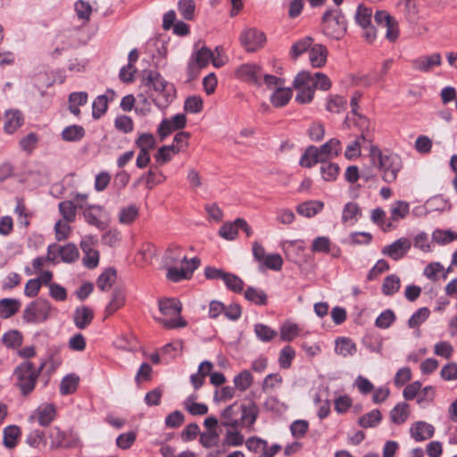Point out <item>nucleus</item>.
<instances>
[{"label":"nucleus","instance_id":"obj_51","mask_svg":"<svg viewBox=\"0 0 457 457\" xmlns=\"http://www.w3.org/2000/svg\"><path fill=\"white\" fill-rule=\"evenodd\" d=\"M345 98L341 96L335 95L329 96L326 104V109L330 112L340 113L345 109Z\"/></svg>","mask_w":457,"mask_h":457},{"label":"nucleus","instance_id":"obj_52","mask_svg":"<svg viewBox=\"0 0 457 457\" xmlns=\"http://www.w3.org/2000/svg\"><path fill=\"white\" fill-rule=\"evenodd\" d=\"M396 320L395 312L386 309L382 312L375 320V326L378 328H388Z\"/></svg>","mask_w":457,"mask_h":457},{"label":"nucleus","instance_id":"obj_3","mask_svg":"<svg viewBox=\"0 0 457 457\" xmlns=\"http://www.w3.org/2000/svg\"><path fill=\"white\" fill-rule=\"evenodd\" d=\"M45 365L46 362L43 361L37 369L31 361H24L14 369L13 376L16 378V386L22 395L26 396L35 389L39 371L44 369Z\"/></svg>","mask_w":457,"mask_h":457},{"label":"nucleus","instance_id":"obj_17","mask_svg":"<svg viewBox=\"0 0 457 457\" xmlns=\"http://www.w3.org/2000/svg\"><path fill=\"white\" fill-rule=\"evenodd\" d=\"M24 123V117L19 110H7L4 112V130L7 134H13Z\"/></svg>","mask_w":457,"mask_h":457},{"label":"nucleus","instance_id":"obj_12","mask_svg":"<svg viewBox=\"0 0 457 457\" xmlns=\"http://www.w3.org/2000/svg\"><path fill=\"white\" fill-rule=\"evenodd\" d=\"M187 125V117L183 113H178L170 119H163L159 124L157 133L162 140L173 131L182 129Z\"/></svg>","mask_w":457,"mask_h":457},{"label":"nucleus","instance_id":"obj_31","mask_svg":"<svg viewBox=\"0 0 457 457\" xmlns=\"http://www.w3.org/2000/svg\"><path fill=\"white\" fill-rule=\"evenodd\" d=\"M324 204L320 201H308L299 204L296 212L304 217L312 218L322 211Z\"/></svg>","mask_w":457,"mask_h":457},{"label":"nucleus","instance_id":"obj_60","mask_svg":"<svg viewBox=\"0 0 457 457\" xmlns=\"http://www.w3.org/2000/svg\"><path fill=\"white\" fill-rule=\"evenodd\" d=\"M365 136L361 134L354 141L349 144L345 149V156L348 160L357 158L361 155V141H365Z\"/></svg>","mask_w":457,"mask_h":457},{"label":"nucleus","instance_id":"obj_62","mask_svg":"<svg viewBox=\"0 0 457 457\" xmlns=\"http://www.w3.org/2000/svg\"><path fill=\"white\" fill-rule=\"evenodd\" d=\"M332 243L328 237H317L313 239L312 251L314 253H329Z\"/></svg>","mask_w":457,"mask_h":457},{"label":"nucleus","instance_id":"obj_15","mask_svg":"<svg viewBox=\"0 0 457 457\" xmlns=\"http://www.w3.org/2000/svg\"><path fill=\"white\" fill-rule=\"evenodd\" d=\"M56 415V409L54 403L41 404L35 411V413L29 418V421L37 419L38 424L43 427H47L54 419Z\"/></svg>","mask_w":457,"mask_h":457},{"label":"nucleus","instance_id":"obj_26","mask_svg":"<svg viewBox=\"0 0 457 457\" xmlns=\"http://www.w3.org/2000/svg\"><path fill=\"white\" fill-rule=\"evenodd\" d=\"M212 57V51L206 46H203L192 55L188 69L192 70L194 68V62H195L199 68H204L209 64Z\"/></svg>","mask_w":457,"mask_h":457},{"label":"nucleus","instance_id":"obj_37","mask_svg":"<svg viewBox=\"0 0 457 457\" xmlns=\"http://www.w3.org/2000/svg\"><path fill=\"white\" fill-rule=\"evenodd\" d=\"M313 38L312 37H305L299 39L293 44L290 49V56L292 59L296 60L301 54L307 52L312 48Z\"/></svg>","mask_w":457,"mask_h":457},{"label":"nucleus","instance_id":"obj_49","mask_svg":"<svg viewBox=\"0 0 457 457\" xmlns=\"http://www.w3.org/2000/svg\"><path fill=\"white\" fill-rule=\"evenodd\" d=\"M46 256H38L33 260L32 266L36 270L41 268L49 261H54L57 257V244H52L48 246Z\"/></svg>","mask_w":457,"mask_h":457},{"label":"nucleus","instance_id":"obj_6","mask_svg":"<svg viewBox=\"0 0 457 457\" xmlns=\"http://www.w3.org/2000/svg\"><path fill=\"white\" fill-rule=\"evenodd\" d=\"M145 75L142 79L144 86L152 88L157 93H161L166 99V102L172 99L175 96V88L172 84L168 83L161 74L156 71H145Z\"/></svg>","mask_w":457,"mask_h":457},{"label":"nucleus","instance_id":"obj_43","mask_svg":"<svg viewBox=\"0 0 457 457\" xmlns=\"http://www.w3.org/2000/svg\"><path fill=\"white\" fill-rule=\"evenodd\" d=\"M253 381V375L247 370H242L240 373L235 376L233 380L236 389L241 392L248 389L252 386Z\"/></svg>","mask_w":457,"mask_h":457},{"label":"nucleus","instance_id":"obj_7","mask_svg":"<svg viewBox=\"0 0 457 457\" xmlns=\"http://www.w3.org/2000/svg\"><path fill=\"white\" fill-rule=\"evenodd\" d=\"M312 77L310 71H303L299 72L293 82L294 87L297 90L295 102L305 104L312 101L315 91L311 86Z\"/></svg>","mask_w":457,"mask_h":457},{"label":"nucleus","instance_id":"obj_5","mask_svg":"<svg viewBox=\"0 0 457 457\" xmlns=\"http://www.w3.org/2000/svg\"><path fill=\"white\" fill-rule=\"evenodd\" d=\"M159 310L165 316L171 319L159 318L158 322L167 329L185 328L187 321L180 316L182 310L181 303L176 298H166L159 301Z\"/></svg>","mask_w":457,"mask_h":457},{"label":"nucleus","instance_id":"obj_16","mask_svg":"<svg viewBox=\"0 0 457 457\" xmlns=\"http://www.w3.org/2000/svg\"><path fill=\"white\" fill-rule=\"evenodd\" d=\"M442 64V57L439 53L430 55H423L411 61V66L414 70L421 72H429L433 67Z\"/></svg>","mask_w":457,"mask_h":457},{"label":"nucleus","instance_id":"obj_1","mask_svg":"<svg viewBox=\"0 0 457 457\" xmlns=\"http://www.w3.org/2000/svg\"><path fill=\"white\" fill-rule=\"evenodd\" d=\"M258 416L259 408L254 402L248 403L235 402L221 411V425L232 429H238L239 427L251 428Z\"/></svg>","mask_w":457,"mask_h":457},{"label":"nucleus","instance_id":"obj_18","mask_svg":"<svg viewBox=\"0 0 457 457\" xmlns=\"http://www.w3.org/2000/svg\"><path fill=\"white\" fill-rule=\"evenodd\" d=\"M94 316V312L90 307L81 305L75 309L73 321L78 328L84 329L92 323Z\"/></svg>","mask_w":457,"mask_h":457},{"label":"nucleus","instance_id":"obj_56","mask_svg":"<svg viewBox=\"0 0 457 457\" xmlns=\"http://www.w3.org/2000/svg\"><path fill=\"white\" fill-rule=\"evenodd\" d=\"M138 217V208L135 204L122 208L119 214V220L123 224H130Z\"/></svg>","mask_w":457,"mask_h":457},{"label":"nucleus","instance_id":"obj_41","mask_svg":"<svg viewBox=\"0 0 457 457\" xmlns=\"http://www.w3.org/2000/svg\"><path fill=\"white\" fill-rule=\"evenodd\" d=\"M311 77H312L311 86L314 91L316 89H320L322 91H328L331 88L332 82H331L330 79L326 74H324L322 72H315L313 74L311 73Z\"/></svg>","mask_w":457,"mask_h":457},{"label":"nucleus","instance_id":"obj_63","mask_svg":"<svg viewBox=\"0 0 457 457\" xmlns=\"http://www.w3.org/2000/svg\"><path fill=\"white\" fill-rule=\"evenodd\" d=\"M299 328L295 323H285L280 328V337L282 341H292L299 335Z\"/></svg>","mask_w":457,"mask_h":457},{"label":"nucleus","instance_id":"obj_35","mask_svg":"<svg viewBox=\"0 0 457 457\" xmlns=\"http://www.w3.org/2000/svg\"><path fill=\"white\" fill-rule=\"evenodd\" d=\"M409 417V404L403 402L397 403L390 411L391 421L395 424H403Z\"/></svg>","mask_w":457,"mask_h":457},{"label":"nucleus","instance_id":"obj_4","mask_svg":"<svg viewBox=\"0 0 457 457\" xmlns=\"http://www.w3.org/2000/svg\"><path fill=\"white\" fill-rule=\"evenodd\" d=\"M322 32L331 38L341 39L347 29V22L341 9H328L321 18Z\"/></svg>","mask_w":457,"mask_h":457},{"label":"nucleus","instance_id":"obj_30","mask_svg":"<svg viewBox=\"0 0 457 457\" xmlns=\"http://www.w3.org/2000/svg\"><path fill=\"white\" fill-rule=\"evenodd\" d=\"M336 352L344 357L353 356L357 352V346L351 338L339 337L336 340Z\"/></svg>","mask_w":457,"mask_h":457},{"label":"nucleus","instance_id":"obj_10","mask_svg":"<svg viewBox=\"0 0 457 457\" xmlns=\"http://www.w3.org/2000/svg\"><path fill=\"white\" fill-rule=\"evenodd\" d=\"M375 22L386 29V38L390 42H395L399 37V28L396 20L386 11H377L374 14Z\"/></svg>","mask_w":457,"mask_h":457},{"label":"nucleus","instance_id":"obj_32","mask_svg":"<svg viewBox=\"0 0 457 457\" xmlns=\"http://www.w3.org/2000/svg\"><path fill=\"white\" fill-rule=\"evenodd\" d=\"M382 420V414L378 409H374L370 412L359 417L357 423L363 428H376Z\"/></svg>","mask_w":457,"mask_h":457},{"label":"nucleus","instance_id":"obj_38","mask_svg":"<svg viewBox=\"0 0 457 457\" xmlns=\"http://www.w3.org/2000/svg\"><path fill=\"white\" fill-rule=\"evenodd\" d=\"M320 163L321 166L320 170L323 179L328 182L335 181L340 171L339 165L328 161H323Z\"/></svg>","mask_w":457,"mask_h":457},{"label":"nucleus","instance_id":"obj_36","mask_svg":"<svg viewBox=\"0 0 457 457\" xmlns=\"http://www.w3.org/2000/svg\"><path fill=\"white\" fill-rule=\"evenodd\" d=\"M117 276L114 268L106 269L97 278L96 285L101 291H108L115 281Z\"/></svg>","mask_w":457,"mask_h":457},{"label":"nucleus","instance_id":"obj_21","mask_svg":"<svg viewBox=\"0 0 457 457\" xmlns=\"http://www.w3.org/2000/svg\"><path fill=\"white\" fill-rule=\"evenodd\" d=\"M411 435L417 442L431 438L435 433V428L425 421H418L411 428Z\"/></svg>","mask_w":457,"mask_h":457},{"label":"nucleus","instance_id":"obj_8","mask_svg":"<svg viewBox=\"0 0 457 457\" xmlns=\"http://www.w3.org/2000/svg\"><path fill=\"white\" fill-rule=\"evenodd\" d=\"M239 40L242 46L247 52H255L263 47L266 42V36L262 31L250 28L240 34Z\"/></svg>","mask_w":457,"mask_h":457},{"label":"nucleus","instance_id":"obj_25","mask_svg":"<svg viewBox=\"0 0 457 457\" xmlns=\"http://www.w3.org/2000/svg\"><path fill=\"white\" fill-rule=\"evenodd\" d=\"M80 382V378L76 373H70L64 376L59 384V391L62 395L74 394Z\"/></svg>","mask_w":457,"mask_h":457},{"label":"nucleus","instance_id":"obj_55","mask_svg":"<svg viewBox=\"0 0 457 457\" xmlns=\"http://www.w3.org/2000/svg\"><path fill=\"white\" fill-rule=\"evenodd\" d=\"M135 145L139 148L151 151L155 147L156 139L152 133H140L135 141Z\"/></svg>","mask_w":457,"mask_h":457},{"label":"nucleus","instance_id":"obj_45","mask_svg":"<svg viewBox=\"0 0 457 457\" xmlns=\"http://www.w3.org/2000/svg\"><path fill=\"white\" fill-rule=\"evenodd\" d=\"M361 216V211L356 203L349 202L344 206L342 213V221L344 223L348 222L349 220H353V222H355Z\"/></svg>","mask_w":457,"mask_h":457},{"label":"nucleus","instance_id":"obj_48","mask_svg":"<svg viewBox=\"0 0 457 457\" xmlns=\"http://www.w3.org/2000/svg\"><path fill=\"white\" fill-rule=\"evenodd\" d=\"M108 98L105 95L98 96L92 104V116L95 120L100 119L107 111Z\"/></svg>","mask_w":457,"mask_h":457},{"label":"nucleus","instance_id":"obj_20","mask_svg":"<svg viewBox=\"0 0 457 457\" xmlns=\"http://www.w3.org/2000/svg\"><path fill=\"white\" fill-rule=\"evenodd\" d=\"M318 154L324 161L337 157L342 150L341 142L337 138H331L320 147H317Z\"/></svg>","mask_w":457,"mask_h":457},{"label":"nucleus","instance_id":"obj_40","mask_svg":"<svg viewBox=\"0 0 457 457\" xmlns=\"http://www.w3.org/2000/svg\"><path fill=\"white\" fill-rule=\"evenodd\" d=\"M292 97L290 88L278 87L270 96V102L275 107L285 106Z\"/></svg>","mask_w":457,"mask_h":457},{"label":"nucleus","instance_id":"obj_34","mask_svg":"<svg viewBox=\"0 0 457 457\" xmlns=\"http://www.w3.org/2000/svg\"><path fill=\"white\" fill-rule=\"evenodd\" d=\"M2 343L9 349H18L23 342L21 332L17 329H11L2 336Z\"/></svg>","mask_w":457,"mask_h":457},{"label":"nucleus","instance_id":"obj_57","mask_svg":"<svg viewBox=\"0 0 457 457\" xmlns=\"http://www.w3.org/2000/svg\"><path fill=\"white\" fill-rule=\"evenodd\" d=\"M38 137L35 132H30L27 136L21 138L19 145L21 149L27 154H31L37 147Z\"/></svg>","mask_w":457,"mask_h":457},{"label":"nucleus","instance_id":"obj_42","mask_svg":"<svg viewBox=\"0 0 457 457\" xmlns=\"http://www.w3.org/2000/svg\"><path fill=\"white\" fill-rule=\"evenodd\" d=\"M354 19L360 27H367L371 23L372 9L365 6L363 4H359Z\"/></svg>","mask_w":457,"mask_h":457},{"label":"nucleus","instance_id":"obj_33","mask_svg":"<svg viewBox=\"0 0 457 457\" xmlns=\"http://www.w3.org/2000/svg\"><path fill=\"white\" fill-rule=\"evenodd\" d=\"M245 298L260 306H264L268 303V295L262 289H258L253 287H248L245 293Z\"/></svg>","mask_w":457,"mask_h":457},{"label":"nucleus","instance_id":"obj_22","mask_svg":"<svg viewBox=\"0 0 457 457\" xmlns=\"http://www.w3.org/2000/svg\"><path fill=\"white\" fill-rule=\"evenodd\" d=\"M328 49L321 44H316L309 51V59L314 68H321L326 64Z\"/></svg>","mask_w":457,"mask_h":457},{"label":"nucleus","instance_id":"obj_61","mask_svg":"<svg viewBox=\"0 0 457 457\" xmlns=\"http://www.w3.org/2000/svg\"><path fill=\"white\" fill-rule=\"evenodd\" d=\"M430 311L427 307H422L417 310L409 319L408 326L411 328L419 327L423 323L429 316Z\"/></svg>","mask_w":457,"mask_h":457},{"label":"nucleus","instance_id":"obj_29","mask_svg":"<svg viewBox=\"0 0 457 457\" xmlns=\"http://www.w3.org/2000/svg\"><path fill=\"white\" fill-rule=\"evenodd\" d=\"M21 436L20 427L9 425L4 428V445L8 449H12L18 445V439Z\"/></svg>","mask_w":457,"mask_h":457},{"label":"nucleus","instance_id":"obj_9","mask_svg":"<svg viewBox=\"0 0 457 457\" xmlns=\"http://www.w3.org/2000/svg\"><path fill=\"white\" fill-rule=\"evenodd\" d=\"M83 216L87 223L99 229H104L108 225V213L102 205H87L83 211Z\"/></svg>","mask_w":457,"mask_h":457},{"label":"nucleus","instance_id":"obj_14","mask_svg":"<svg viewBox=\"0 0 457 457\" xmlns=\"http://www.w3.org/2000/svg\"><path fill=\"white\" fill-rule=\"evenodd\" d=\"M394 62L393 59H386L382 63L380 71H371L366 75L360 77L359 81L364 87H370L374 84L384 82L385 76L392 67Z\"/></svg>","mask_w":457,"mask_h":457},{"label":"nucleus","instance_id":"obj_28","mask_svg":"<svg viewBox=\"0 0 457 457\" xmlns=\"http://www.w3.org/2000/svg\"><path fill=\"white\" fill-rule=\"evenodd\" d=\"M323 161H324V159L320 157V155L318 154L317 146L309 145L305 149L304 153L302 154L300 161H299V164L302 167L312 168L315 164H317L319 162L320 163Z\"/></svg>","mask_w":457,"mask_h":457},{"label":"nucleus","instance_id":"obj_53","mask_svg":"<svg viewBox=\"0 0 457 457\" xmlns=\"http://www.w3.org/2000/svg\"><path fill=\"white\" fill-rule=\"evenodd\" d=\"M80 441L77 434L73 432H59V447L77 448L79 447Z\"/></svg>","mask_w":457,"mask_h":457},{"label":"nucleus","instance_id":"obj_39","mask_svg":"<svg viewBox=\"0 0 457 457\" xmlns=\"http://www.w3.org/2000/svg\"><path fill=\"white\" fill-rule=\"evenodd\" d=\"M78 205L72 200L62 201L59 203V212L67 222L74 221L76 218Z\"/></svg>","mask_w":457,"mask_h":457},{"label":"nucleus","instance_id":"obj_58","mask_svg":"<svg viewBox=\"0 0 457 457\" xmlns=\"http://www.w3.org/2000/svg\"><path fill=\"white\" fill-rule=\"evenodd\" d=\"M204 107L203 99L198 96H188L184 103V110L189 113H199Z\"/></svg>","mask_w":457,"mask_h":457},{"label":"nucleus","instance_id":"obj_23","mask_svg":"<svg viewBox=\"0 0 457 457\" xmlns=\"http://www.w3.org/2000/svg\"><path fill=\"white\" fill-rule=\"evenodd\" d=\"M87 99L88 95L85 91L71 93L68 97V109L70 112L75 115L76 117H79L81 114L79 106H84L85 104H87Z\"/></svg>","mask_w":457,"mask_h":457},{"label":"nucleus","instance_id":"obj_13","mask_svg":"<svg viewBox=\"0 0 457 457\" xmlns=\"http://www.w3.org/2000/svg\"><path fill=\"white\" fill-rule=\"evenodd\" d=\"M411 241L406 237H400L392 244L382 249V253L387 255L395 261L402 259L410 250Z\"/></svg>","mask_w":457,"mask_h":457},{"label":"nucleus","instance_id":"obj_44","mask_svg":"<svg viewBox=\"0 0 457 457\" xmlns=\"http://www.w3.org/2000/svg\"><path fill=\"white\" fill-rule=\"evenodd\" d=\"M400 278L395 274L388 275L385 278L383 284H382V293L385 295H393L395 294L401 286Z\"/></svg>","mask_w":457,"mask_h":457},{"label":"nucleus","instance_id":"obj_54","mask_svg":"<svg viewBox=\"0 0 457 457\" xmlns=\"http://www.w3.org/2000/svg\"><path fill=\"white\" fill-rule=\"evenodd\" d=\"M223 281L228 289L235 293H241L243 291L244 281L238 276L226 272Z\"/></svg>","mask_w":457,"mask_h":457},{"label":"nucleus","instance_id":"obj_50","mask_svg":"<svg viewBox=\"0 0 457 457\" xmlns=\"http://www.w3.org/2000/svg\"><path fill=\"white\" fill-rule=\"evenodd\" d=\"M295 357V351L291 345L284 346L279 353L278 363L282 369H289Z\"/></svg>","mask_w":457,"mask_h":457},{"label":"nucleus","instance_id":"obj_11","mask_svg":"<svg viewBox=\"0 0 457 457\" xmlns=\"http://www.w3.org/2000/svg\"><path fill=\"white\" fill-rule=\"evenodd\" d=\"M237 79L255 86H261V78L262 76V68L254 63H244L238 66L235 71Z\"/></svg>","mask_w":457,"mask_h":457},{"label":"nucleus","instance_id":"obj_64","mask_svg":"<svg viewBox=\"0 0 457 457\" xmlns=\"http://www.w3.org/2000/svg\"><path fill=\"white\" fill-rule=\"evenodd\" d=\"M389 268V263L386 260H378L377 263L369 271L367 275V280L373 281L377 279L383 272L388 270Z\"/></svg>","mask_w":457,"mask_h":457},{"label":"nucleus","instance_id":"obj_59","mask_svg":"<svg viewBox=\"0 0 457 457\" xmlns=\"http://www.w3.org/2000/svg\"><path fill=\"white\" fill-rule=\"evenodd\" d=\"M178 9L180 15L185 20H193L195 9L194 0H179L178 3Z\"/></svg>","mask_w":457,"mask_h":457},{"label":"nucleus","instance_id":"obj_24","mask_svg":"<svg viewBox=\"0 0 457 457\" xmlns=\"http://www.w3.org/2000/svg\"><path fill=\"white\" fill-rule=\"evenodd\" d=\"M86 136V129L81 125L72 124L65 127L61 132V137L65 142L77 143Z\"/></svg>","mask_w":457,"mask_h":457},{"label":"nucleus","instance_id":"obj_46","mask_svg":"<svg viewBox=\"0 0 457 457\" xmlns=\"http://www.w3.org/2000/svg\"><path fill=\"white\" fill-rule=\"evenodd\" d=\"M254 333L257 338L264 343L270 342L277 336L276 330L262 323L254 325Z\"/></svg>","mask_w":457,"mask_h":457},{"label":"nucleus","instance_id":"obj_27","mask_svg":"<svg viewBox=\"0 0 457 457\" xmlns=\"http://www.w3.org/2000/svg\"><path fill=\"white\" fill-rule=\"evenodd\" d=\"M21 303L18 299L13 298H4L0 300V317L2 319H8L16 314Z\"/></svg>","mask_w":457,"mask_h":457},{"label":"nucleus","instance_id":"obj_47","mask_svg":"<svg viewBox=\"0 0 457 457\" xmlns=\"http://www.w3.org/2000/svg\"><path fill=\"white\" fill-rule=\"evenodd\" d=\"M79 256V250L74 244H67L63 246L59 245V257L62 262H72Z\"/></svg>","mask_w":457,"mask_h":457},{"label":"nucleus","instance_id":"obj_19","mask_svg":"<svg viewBox=\"0 0 457 457\" xmlns=\"http://www.w3.org/2000/svg\"><path fill=\"white\" fill-rule=\"evenodd\" d=\"M126 302V292L121 287H115L112 294V299L104 309V318H107L120 309Z\"/></svg>","mask_w":457,"mask_h":457},{"label":"nucleus","instance_id":"obj_2","mask_svg":"<svg viewBox=\"0 0 457 457\" xmlns=\"http://www.w3.org/2000/svg\"><path fill=\"white\" fill-rule=\"evenodd\" d=\"M369 157L371 166L381 172L386 183L394 182L403 167L401 157L394 153L384 154L378 146L370 145Z\"/></svg>","mask_w":457,"mask_h":457}]
</instances>
